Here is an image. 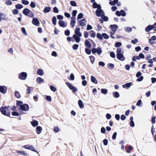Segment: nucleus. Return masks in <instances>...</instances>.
<instances>
[{"label":"nucleus","mask_w":156,"mask_h":156,"mask_svg":"<svg viewBox=\"0 0 156 156\" xmlns=\"http://www.w3.org/2000/svg\"><path fill=\"white\" fill-rule=\"evenodd\" d=\"M30 5V7L33 8H35L36 6V4L35 3L33 2H31Z\"/></svg>","instance_id":"13d9d810"},{"label":"nucleus","mask_w":156,"mask_h":156,"mask_svg":"<svg viewBox=\"0 0 156 156\" xmlns=\"http://www.w3.org/2000/svg\"><path fill=\"white\" fill-rule=\"evenodd\" d=\"M16 153L18 154H23L24 155H27V154L24 151H16Z\"/></svg>","instance_id":"a19ab883"},{"label":"nucleus","mask_w":156,"mask_h":156,"mask_svg":"<svg viewBox=\"0 0 156 156\" xmlns=\"http://www.w3.org/2000/svg\"><path fill=\"white\" fill-rule=\"evenodd\" d=\"M12 13L14 15L17 14L18 13V11L17 9H15L12 10Z\"/></svg>","instance_id":"6e6d98bb"},{"label":"nucleus","mask_w":156,"mask_h":156,"mask_svg":"<svg viewBox=\"0 0 156 156\" xmlns=\"http://www.w3.org/2000/svg\"><path fill=\"white\" fill-rule=\"evenodd\" d=\"M70 34V32L69 30H67L65 31V35L66 36H69Z\"/></svg>","instance_id":"e2e57ef3"},{"label":"nucleus","mask_w":156,"mask_h":156,"mask_svg":"<svg viewBox=\"0 0 156 156\" xmlns=\"http://www.w3.org/2000/svg\"><path fill=\"white\" fill-rule=\"evenodd\" d=\"M85 45L88 48H90L91 47L90 43L87 40H86L85 41Z\"/></svg>","instance_id":"393cba45"},{"label":"nucleus","mask_w":156,"mask_h":156,"mask_svg":"<svg viewBox=\"0 0 156 156\" xmlns=\"http://www.w3.org/2000/svg\"><path fill=\"white\" fill-rule=\"evenodd\" d=\"M83 16V14L82 13H80L77 16V19H80L82 18Z\"/></svg>","instance_id":"de8ad7c7"},{"label":"nucleus","mask_w":156,"mask_h":156,"mask_svg":"<svg viewBox=\"0 0 156 156\" xmlns=\"http://www.w3.org/2000/svg\"><path fill=\"white\" fill-rule=\"evenodd\" d=\"M29 107L27 104H24L21 106L20 109L22 111H27L29 110Z\"/></svg>","instance_id":"39448f33"},{"label":"nucleus","mask_w":156,"mask_h":156,"mask_svg":"<svg viewBox=\"0 0 156 156\" xmlns=\"http://www.w3.org/2000/svg\"><path fill=\"white\" fill-rule=\"evenodd\" d=\"M46 99L48 101H51V98L50 96H47L46 97Z\"/></svg>","instance_id":"680f3d73"},{"label":"nucleus","mask_w":156,"mask_h":156,"mask_svg":"<svg viewBox=\"0 0 156 156\" xmlns=\"http://www.w3.org/2000/svg\"><path fill=\"white\" fill-rule=\"evenodd\" d=\"M116 57L118 59L121 61H123L125 59V58H124L123 55L121 53H117L116 54Z\"/></svg>","instance_id":"9b49d317"},{"label":"nucleus","mask_w":156,"mask_h":156,"mask_svg":"<svg viewBox=\"0 0 156 156\" xmlns=\"http://www.w3.org/2000/svg\"><path fill=\"white\" fill-rule=\"evenodd\" d=\"M76 18L75 17H71V21L70 23V24L72 26V27H74L75 26V24L76 23L75 20Z\"/></svg>","instance_id":"6ab92c4d"},{"label":"nucleus","mask_w":156,"mask_h":156,"mask_svg":"<svg viewBox=\"0 0 156 156\" xmlns=\"http://www.w3.org/2000/svg\"><path fill=\"white\" fill-rule=\"evenodd\" d=\"M27 76V73L23 72L21 73L19 76V78L22 80H25Z\"/></svg>","instance_id":"423d86ee"},{"label":"nucleus","mask_w":156,"mask_h":156,"mask_svg":"<svg viewBox=\"0 0 156 156\" xmlns=\"http://www.w3.org/2000/svg\"><path fill=\"white\" fill-rule=\"evenodd\" d=\"M70 80H74L75 77L73 74V73H71L70 76Z\"/></svg>","instance_id":"69168bd1"},{"label":"nucleus","mask_w":156,"mask_h":156,"mask_svg":"<svg viewBox=\"0 0 156 156\" xmlns=\"http://www.w3.org/2000/svg\"><path fill=\"white\" fill-rule=\"evenodd\" d=\"M90 36L91 37H95L96 36L95 33L93 30H91L90 31Z\"/></svg>","instance_id":"72a5a7b5"},{"label":"nucleus","mask_w":156,"mask_h":156,"mask_svg":"<svg viewBox=\"0 0 156 156\" xmlns=\"http://www.w3.org/2000/svg\"><path fill=\"white\" fill-rule=\"evenodd\" d=\"M15 95L16 98H20L21 97V95L19 92L17 91L15 92Z\"/></svg>","instance_id":"7c9ffc66"},{"label":"nucleus","mask_w":156,"mask_h":156,"mask_svg":"<svg viewBox=\"0 0 156 156\" xmlns=\"http://www.w3.org/2000/svg\"><path fill=\"white\" fill-rule=\"evenodd\" d=\"M154 27L153 25H149L148 26L146 27L145 29V31L146 32H149L151 30H152Z\"/></svg>","instance_id":"dca6fc26"},{"label":"nucleus","mask_w":156,"mask_h":156,"mask_svg":"<svg viewBox=\"0 0 156 156\" xmlns=\"http://www.w3.org/2000/svg\"><path fill=\"white\" fill-rule=\"evenodd\" d=\"M10 107L8 105L3 107H1L0 108V111L3 115L8 117L10 116Z\"/></svg>","instance_id":"f257e3e1"},{"label":"nucleus","mask_w":156,"mask_h":156,"mask_svg":"<svg viewBox=\"0 0 156 156\" xmlns=\"http://www.w3.org/2000/svg\"><path fill=\"white\" fill-rule=\"evenodd\" d=\"M23 102L21 101H16V105L18 106H20V108L21 106L22 105Z\"/></svg>","instance_id":"f704fd0d"},{"label":"nucleus","mask_w":156,"mask_h":156,"mask_svg":"<svg viewBox=\"0 0 156 156\" xmlns=\"http://www.w3.org/2000/svg\"><path fill=\"white\" fill-rule=\"evenodd\" d=\"M79 47L78 44H75L73 46V48L74 50H76Z\"/></svg>","instance_id":"79ce46f5"},{"label":"nucleus","mask_w":156,"mask_h":156,"mask_svg":"<svg viewBox=\"0 0 156 156\" xmlns=\"http://www.w3.org/2000/svg\"><path fill=\"white\" fill-rule=\"evenodd\" d=\"M84 37L85 38H87L89 36L88 33L87 31H85L84 32Z\"/></svg>","instance_id":"603ef678"},{"label":"nucleus","mask_w":156,"mask_h":156,"mask_svg":"<svg viewBox=\"0 0 156 156\" xmlns=\"http://www.w3.org/2000/svg\"><path fill=\"white\" fill-rule=\"evenodd\" d=\"M42 130V128L40 126H38L36 127V131L37 133L39 134H40Z\"/></svg>","instance_id":"2eb2a0df"},{"label":"nucleus","mask_w":156,"mask_h":156,"mask_svg":"<svg viewBox=\"0 0 156 156\" xmlns=\"http://www.w3.org/2000/svg\"><path fill=\"white\" fill-rule=\"evenodd\" d=\"M85 51L86 53L88 55H90L91 54V50H90L89 49H88V48H86L85 49Z\"/></svg>","instance_id":"37998d69"},{"label":"nucleus","mask_w":156,"mask_h":156,"mask_svg":"<svg viewBox=\"0 0 156 156\" xmlns=\"http://www.w3.org/2000/svg\"><path fill=\"white\" fill-rule=\"evenodd\" d=\"M91 51L93 54L97 52V54L98 55H100L102 52L101 49L100 48H98L97 49L96 48H92Z\"/></svg>","instance_id":"7ed1b4c3"},{"label":"nucleus","mask_w":156,"mask_h":156,"mask_svg":"<svg viewBox=\"0 0 156 156\" xmlns=\"http://www.w3.org/2000/svg\"><path fill=\"white\" fill-rule=\"evenodd\" d=\"M12 115L13 116H18L19 115V114L18 113L16 112H12Z\"/></svg>","instance_id":"774afa93"},{"label":"nucleus","mask_w":156,"mask_h":156,"mask_svg":"<svg viewBox=\"0 0 156 156\" xmlns=\"http://www.w3.org/2000/svg\"><path fill=\"white\" fill-rule=\"evenodd\" d=\"M8 19V18L6 17L4 13H0V22L1 21V20H7Z\"/></svg>","instance_id":"4468645a"},{"label":"nucleus","mask_w":156,"mask_h":156,"mask_svg":"<svg viewBox=\"0 0 156 156\" xmlns=\"http://www.w3.org/2000/svg\"><path fill=\"white\" fill-rule=\"evenodd\" d=\"M89 58L90 59L91 63L92 64H93L94 63V61H95V58H94V57L93 56L91 55V56H90Z\"/></svg>","instance_id":"58836bf2"},{"label":"nucleus","mask_w":156,"mask_h":156,"mask_svg":"<svg viewBox=\"0 0 156 156\" xmlns=\"http://www.w3.org/2000/svg\"><path fill=\"white\" fill-rule=\"evenodd\" d=\"M87 22L86 20L85 19H82L80 21V25L82 26H83L86 25V23L85 22Z\"/></svg>","instance_id":"aec40b11"},{"label":"nucleus","mask_w":156,"mask_h":156,"mask_svg":"<svg viewBox=\"0 0 156 156\" xmlns=\"http://www.w3.org/2000/svg\"><path fill=\"white\" fill-rule=\"evenodd\" d=\"M15 7L17 9H20L23 7V6L22 5L20 4H17L15 5Z\"/></svg>","instance_id":"473e14b6"},{"label":"nucleus","mask_w":156,"mask_h":156,"mask_svg":"<svg viewBox=\"0 0 156 156\" xmlns=\"http://www.w3.org/2000/svg\"><path fill=\"white\" fill-rule=\"evenodd\" d=\"M117 135V133L115 132L113 134L112 136V139L113 140H115L116 138V136Z\"/></svg>","instance_id":"338daca9"},{"label":"nucleus","mask_w":156,"mask_h":156,"mask_svg":"<svg viewBox=\"0 0 156 156\" xmlns=\"http://www.w3.org/2000/svg\"><path fill=\"white\" fill-rule=\"evenodd\" d=\"M97 37L100 40H102L103 39L102 34L101 35L99 33H98L97 34Z\"/></svg>","instance_id":"4c0bfd02"},{"label":"nucleus","mask_w":156,"mask_h":156,"mask_svg":"<svg viewBox=\"0 0 156 156\" xmlns=\"http://www.w3.org/2000/svg\"><path fill=\"white\" fill-rule=\"evenodd\" d=\"M32 23L36 26H39L40 24V22L37 18H34L32 20Z\"/></svg>","instance_id":"1a4fd4ad"},{"label":"nucleus","mask_w":156,"mask_h":156,"mask_svg":"<svg viewBox=\"0 0 156 156\" xmlns=\"http://www.w3.org/2000/svg\"><path fill=\"white\" fill-rule=\"evenodd\" d=\"M58 24L60 27H66V25H65V23L63 21H59L58 22Z\"/></svg>","instance_id":"a878e982"},{"label":"nucleus","mask_w":156,"mask_h":156,"mask_svg":"<svg viewBox=\"0 0 156 156\" xmlns=\"http://www.w3.org/2000/svg\"><path fill=\"white\" fill-rule=\"evenodd\" d=\"M122 43L120 42H116L115 44V46L116 47H119L121 46Z\"/></svg>","instance_id":"a18cd8bd"},{"label":"nucleus","mask_w":156,"mask_h":156,"mask_svg":"<svg viewBox=\"0 0 156 156\" xmlns=\"http://www.w3.org/2000/svg\"><path fill=\"white\" fill-rule=\"evenodd\" d=\"M133 149L132 146H129L128 147V149L126 150V152L127 153H129L131 152V150Z\"/></svg>","instance_id":"2f4dec72"},{"label":"nucleus","mask_w":156,"mask_h":156,"mask_svg":"<svg viewBox=\"0 0 156 156\" xmlns=\"http://www.w3.org/2000/svg\"><path fill=\"white\" fill-rule=\"evenodd\" d=\"M37 73L40 76H42L44 74V72L43 70L41 69H38Z\"/></svg>","instance_id":"c756f323"},{"label":"nucleus","mask_w":156,"mask_h":156,"mask_svg":"<svg viewBox=\"0 0 156 156\" xmlns=\"http://www.w3.org/2000/svg\"><path fill=\"white\" fill-rule=\"evenodd\" d=\"M144 79V77L142 76H140L139 77V78H138L136 79V81L138 82H140L142 81Z\"/></svg>","instance_id":"864d4df0"},{"label":"nucleus","mask_w":156,"mask_h":156,"mask_svg":"<svg viewBox=\"0 0 156 156\" xmlns=\"http://www.w3.org/2000/svg\"><path fill=\"white\" fill-rule=\"evenodd\" d=\"M80 28L76 27L75 31V33L76 34V35L78 36L79 37H81L82 36L81 33L80 32Z\"/></svg>","instance_id":"ddd939ff"},{"label":"nucleus","mask_w":156,"mask_h":156,"mask_svg":"<svg viewBox=\"0 0 156 156\" xmlns=\"http://www.w3.org/2000/svg\"><path fill=\"white\" fill-rule=\"evenodd\" d=\"M110 27L113 32V34H114L115 32L116 31L118 28V26L116 25H111Z\"/></svg>","instance_id":"f8f14e48"},{"label":"nucleus","mask_w":156,"mask_h":156,"mask_svg":"<svg viewBox=\"0 0 156 156\" xmlns=\"http://www.w3.org/2000/svg\"><path fill=\"white\" fill-rule=\"evenodd\" d=\"M78 36L74 34L73 36V37L75 39L77 43H79L80 41V38Z\"/></svg>","instance_id":"a211bd4d"},{"label":"nucleus","mask_w":156,"mask_h":156,"mask_svg":"<svg viewBox=\"0 0 156 156\" xmlns=\"http://www.w3.org/2000/svg\"><path fill=\"white\" fill-rule=\"evenodd\" d=\"M23 13L25 16L30 17H33L34 15L33 12L28 8L24 9L23 10Z\"/></svg>","instance_id":"f03ea898"},{"label":"nucleus","mask_w":156,"mask_h":156,"mask_svg":"<svg viewBox=\"0 0 156 156\" xmlns=\"http://www.w3.org/2000/svg\"><path fill=\"white\" fill-rule=\"evenodd\" d=\"M103 144L105 145H107L108 143V140L107 139H105L103 140Z\"/></svg>","instance_id":"0e129e2a"},{"label":"nucleus","mask_w":156,"mask_h":156,"mask_svg":"<svg viewBox=\"0 0 156 156\" xmlns=\"http://www.w3.org/2000/svg\"><path fill=\"white\" fill-rule=\"evenodd\" d=\"M21 29L23 33L25 35H27V34L26 32L25 28L24 27H22Z\"/></svg>","instance_id":"5fc2aeb1"},{"label":"nucleus","mask_w":156,"mask_h":156,"mask_svg":"<svg viewBox=\"0 0 156 156\" xmlns=\"http://www.w3.org/2000/svg\"><path fill=\"white\" fill-rule=\"evenodd\" d=\"M53 131L55 133H58L59 131V129L58 127H55L54 128Z\"/></svg>","instance_id":"4d7b16f0"},{"label":"nucleus","mask_w":156,"mask_h":156,"mask_svg":"<svg viewBox=\"0 0 156 156\" xmlns=\"http://www.w3.org/2000/svg\"><path fill=\"white\" fill-rule=\"evenodd\" d=\"M77 13V11L76 10H74L73 11L72 15L73 17H75L76 15V14Z\"/></svg>","instance_id":"bf43d9fd"},{"label":"nucleus","mask_w":156,"mask_h":156,"mask_svg":"<svg viewBox=\"0 0 156 156\" xmlns=\"http://www.w3.org/2000/svg\"><path fill=\"white\" fill-rule=\"evenodd\" d=\"M101 91L102 93L106 94L107 93L108 90L106 89H102L101 90Z\"/></svg>","instance_id":"ea45409f"},{"label":"nucleus","mask_w":156,"mask_h":156,"mask_svg":"<svg viewBox=\"0 0 156 156\" xmlns=\"http://www.w3.org/2000/svg\"><path fill=\"white\" fill-rule=\"evenodd\" d=\"M7 87L5 86H0V92L5 94L7 91Z\"/></svg>","instance_id":"0eeeda50"},{"label":"nucleus","mask_w":156,"mask_h":156,"mask_svg":"<svg viewBox=\"0 0 156 156\" xmlns=\"http://www.w3.org/2000/svg\"><path fill=\"white\" fill-rule=\"evenodd\" d=\"M95 13L98 17L101 16L102 14H104V12L102 9L97 10L95 12Z\"/></svg>","instance_id":"9d476101"},{"label":"nucleus","mask_w":156,"mask_h":156,"mask_svg":"<svg viewBox=\"0 0 156 156\" xmlns=\"http://www.w3.org/2000/svg\"><path fill=\"white\" fill-rule=\"evenodd\" d=\"M44 81V80L40 77H38L36 79V82L38 84H40Z\"/></svg>","instance_id":"b1692460"},{"label":"nucleus","mask_w":156,"mask_h":156,"mask_svg":"<svg viewBox=\"0 0 156 156\" xmlns=\"http://www.w3.org/2000/svg\"><path fill=\"white\" fill-rule=\"evenodd\" d=\"M53 11L54 13H58V9L56 7H55L53 8Z\"/></svg>","instance_id":"052dcab7"},{"label":"nucleus","mask_w":156,"mask_h":156,"mask_svg":"<svg viewBox=\"0 0 156 156\" xmlns=\"http://www.w3.org/2000/svg\"><path fill=\"white\" fill-rule=\"evenodd\" d=\"M78 104L79 106L81 108H83L84 107V105L83 104L82 101L81 100H79L78 101Z\"/></svg>","instance_id":"5701e85b"},{"label":"nucleus","mask_w":156,"mask_h":156,"mask_svg":"<svg viewBox=\"0 0 156 156\" xmlns=\"http://www.w3.org/2000/svg\"><path fill=\"white\" fill-rule=\"evenodd\" d=\"M132 83V82L127 83H126L125 84L122 85V87L124 88H129L131 86Z\"/></svg>","instance_id":"4be33fe9"},{"label":"nucleus","mask_w":156,"mask_h":156,"mask_svg":"<svg viewBox=\"0 0 156 156\" xmlns=\"http://www.w3.org/2000/svg\"><path fill=\"white\" fill-rule=\"evenodd\" d=\"M102 37L105 39H108L109 38L108 36L106 33H104L102 34Z\"/></svg>","instance_id":"49530a36"},{"label":"nucleus","mask_w":156,"mask_h":156,"mask_svg":"<svg viewBox=\"0 0 156 156\" xmlns=\"http://www.w3.org/2000/svg\"><path fill=\"white\" fill-rule=\"evenodd\" d=\"M91 82L95 84H97L98 83V81L96 78L92 76H91Z\"/></svg>","instance_id":"412c9836"},{"label":"nucleus","mask_w":156,"mask_h":156,"mask_svg":"<svg viewBox=\"0 0 156 156\" xmlns=\"http://www.w3.org/2000/svg\"><path fill=\"white\" fill-rule=\"evenodd\" d=\"M51 9V8L49 7H45L43 10V12L44 13H47L49 12Z\"/></svg>","instance_id":"c85d7f7f"},{"label":"nucleus","mask_w":156,"mask_h":156,"mask_svg":"<svg viewBox=\"0 0 156 156\" xmlns=\"http://www.w3.org/2000/svg\"><path fill=\"white\" fill-rule=\"evenodd\" d=\"M120 12L121 13V15L123 16H125L126 15V13L124 10H121Z\"/></svg>","instance_id":"8fccbe9b"},{"label":"nucleus","mask_w":156,"mask_h":156,"mask_svg":"<svg viewBox=\"0 0 156 156\" xmlns=\"http://www.w3.org/2000/svg\"><path fill=\"white\" fill-rule=\"evenodd\" d=\"M50 88L51 90L54 92L56 90V88L54 86H50Z\"/></svg>","instance_id":"3c124183"},{"label":"nucleus","mask_w":156,"mask_h":156,"mask_svg":"<svg viewBox=\"0 0 156 156\" xmlns=\"http://www.w3.org/2000/svg\"><path fill=\"white\" fill-rule=\"evenodd\" d=\"M31 123L33 127H36L38 125V122L37 121L34 119L32 122H31Z\"/></svg>","instance_id":"f3484780"},{"label":"nucleus","mask_w":156,"mask_h":156,"mask_svg":"<svg viewBox=\"0 0 156 156\" xmlns=\"http://www.w3.org/2000/svg\"><path fill=\"white\" fill-rule=\"evenodd\" d=\"M66 84L68 86V87H69V88L71 90H72V91L73 92H75L77 90V89L76 88L74 87V86H73L71 83L69 82H66Z\"/></svg>","instance_id":"20e7f679"},{"label":"nucleus","mask_w":156,"mask_h":156,"mask_svg":"<svg viewBox=\"0 0 156 156\" xmlns=\"http://www.w3.org/2000/svg\"><path fill=\"white\" fill-rule=\"evenodd\" d=\"M57 20L55 16H54L52 18V23L53 25H56V24Z\"/></svg>","instance_id":"c9c22d12"},{"label":"nucleus","mask_w":156,"mask_h":156,"mask_svg":"<svg viewBox=\"0 0 156 156\" xmlns=\"http://www.w3.org/2000/svg\"><path fill=\"white\" fill-rule=\"evenodd\" d=\"M101 17L102 19L105 21L106 22L108 20V17L105 16L104 14H102Z\"/></svg>","instance_id":"bb28decb"},{"label":"nucleus","mask_w":156,"mask_h":156,"mask_svg":"<svg viewBox=\"0 0 156 156\" xmlns=\"http://www.w3.org/2000/svg\"><path fill=\"white\" fill-rule=\"evenodd\" d=\"M22 3L23 4L26 5L29 4V2L26 0H22Z\"/></svg>","instance_id":"c03bdc74"},{"label":"nucleus","mask_w":156,"mask_h":156,"mask_svg":"<svg viewBox=\"0 0 156 156\" xmlns=\"http://www.w3.org/2000/svg\"><path fill=\"white\" fill-rule=\"evenodd\" d=\"M23 147L26 149L34 151H35L34 147L32 145H24Z\"/></svg>","instance_id":"6e6552de"},{"label":"nucleus","mask_w":156,"mask_h":156,"mask_svg":"<svg viewBox=\"0 0 156 156\" xmlns=\"http://www.w3.org/2000/svg\"><path fill=\"white\" fill-rule=\"evenodd\" d=\"M112 94L114 97L117 98L119 97V94L117 92H114L112 93Z\"/></svg>","instance_id":"cd10ccee"},{"label":"nucleus","mask_w":156,"mask_h":156,"mask_svg":"<svg viewBox=\"0 0 156 156\" xmlns=\"http://www.w3.org/2000/svg\"><path fill=\"white\" fill-rule=\"evenodd\" d=\"M108 68L110 69H113L114 67V65L112 63H108Z\"/></svg>","instance_id":"e433bc0d"},{"label":"nucleus","mask_w":156,"mask_h":156,"mask_svg":"<svg viewBox=\"0 0 156 156\" xmlns=\"http://www.w3.org/2000/svg\"><path fill=\"white\" fill-rule=\"evenodd\" d=\"M70 4L73 6H76V2L73 1H71L70 2Z\"/></svg>","instance_id":"09e8293b"}]
</instances>
